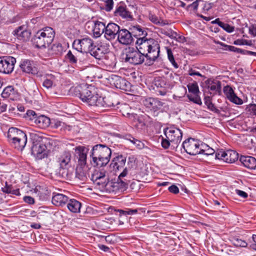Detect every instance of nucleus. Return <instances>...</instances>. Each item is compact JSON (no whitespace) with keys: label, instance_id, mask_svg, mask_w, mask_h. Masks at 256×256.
Segmentation results:
<instances>
[{"label":"nucleus","instance_id":"1","mask_svg":"<svg viewBox=\"0 0 256 256\" xmlns=\"http://www.w3.org/2000/svg\"><path fill=\"white\" fill-rule=\"evenodd\" d=\"M136 45V48H128L126 50V62L134 65L140 64L146 58V64L151 65L158 57L160 47L155 40L140 38L137 39Z\"/></svg>","mask_w":256,"mask_h":256},{"label":"nucleus","instance_id":"2","mask_svg":"<svg viewBox=\"0 0 256 256\" xmlns=\"http://www.w3.org/2000/svg\"><path fill=\"white\" fill-rule=\"evenodd\" d=\"M111 154L112 152L108 147L104 144H96L91 152V164L94 167L104 166L110 162Z\"/></svg>","mask_w":256,"mask_h":256},{"label":"nucleus","instance_id":"3","mask_svg":"<svg viewBox=\"0 0 256 256\" xmlns=\"http://www.w3.org/2000/svg\"><path fill=\"white\" fill-rule=\"evenodd\" d=\"M94 90L92 86H84V88L78 86L71 88V91L73 92L76 96H78L83 102L90 106H98L100 96Z\"/></svg>","mask_w":256,"mask_h":256},{"label":"nucleus","instance_id":"4","mask_svg":"<svg viewBox=\"0 0 256 256\" xmlns=\"http://www.w3.org/2000/svg\"><path fill=\"white\" fill-rule=\"evenodd\" d=\"M54 36V31L52 28L46 27L36 33L33 42L37 48H46L52 42Z\"/></svg>","mask_w":256,"mask_h":256},{"label":"nucleus","instance_id":"5","mask_svg":"<svg viewBox=\"0 0 256 256\" xmlns=\"http://www.w3.org/2000/svg\"><path fill=\"white\" fill-rule=\"evenodd\" d=\"M164 134L166 137L172 143V148H177L182 140V131L176 128L170 127L165 130Z\"/></svg>","mask_w":256,"mask_h":256},{"label":"nucleus","instance_id":"6","mask_svg":"<svg viewBox=\"0 0 256 256\" xmlns=\"http://www.w3.org/2000/svg\"><path fill=\"white\" fill-rule=\"evenodd\" d=\"M74 46H76V49L82 52H88L96 49L94 41L90 38H84L80 40H75Z\"/></svg>","mask_w":256,"mask_h":256},{"label":"nucleus","instance_id":"7","mask_svg":"<svg viewBox=\"0 0 256 256\" xmlns=\"http://www.w3.org/2000/svg\"><path fill=\"white\" fill-rule=\"evenodd\" d=\"M16 59L12 56L0 57V72L11 74L14 68Z\"/></svg>","mask_w":256,"mask_h":256},{"label":"nucleus","instance_id":"8","mask_svg":"<svg viewBox=\"0 0 256 256\" xmlns=\"http://www.w3.org/2000/svg\"><path fill=\"white\" fill-rule=\"evenodd\" d=\"M216 158L228 163H232L238 160V154L232 150H220L216 153Z\"/></svg>","mask_w":256,"mask_h":256},{"label":"nucleus","instance_id":"9","mask_svg":"<svg viewBox=\"0 0 256 256\" xmlns=\"http://www.w3.org/2000/svg\"><path fill=\"white\" fill-rule=\"evenodd\" d=\"M71 159V154L69 152H65L58 158L60 165L59 172L64 177L68 176V168L70 166Z\"/></svg>","mask_w":256,"mask_h":256},{"label":"nucleus","instance_id":"10","mask_svg":"<svg viewBox=\"0 0 256 256\" xmlns=\"http://www.w3.org/2000/svg\"><path fill=\"white\" fill-rule=\"evenodd\" d=\"M182 147L185 152L190 155H196L200 152L199 142L192 138H188L184 142Z\"/></svg>","mask_w":256,"mask_h":256},{"label":"nucleus","instance_id":"11","mask_svg":"<svg viewBox=\"0 0 256 256\" xmlns=\"http://www.w3.org/2000/svg\"><path fill=\"white\" fill-rule=\"evenodd\" d=\"M37 77L43 78L42 86L47 88H52L56 84L57 80V76L52 74H43L42 72H38L36 73Z\"/></svg>","mask_w":256,"mask_h":256},{"label":"nucleus","instance_id":"12","mask_svg":"<svg viewBox=\"0 0 256 256\" xmlns=\"http://www.w3.org/2000/svg\"><path fill=\"white\" fill-rule=\"evenodd\" d=\"M128 186L125 185L124 182H120L118 179L113 181H109L105 192L108 193H116L126 190Z\"/></svg>","mask_w":256,"mask_h":256},{"label":"nucleus","instance_id":"13","mask_svg":"<svg viewBox=\"0 0 256 256\" xmlns=\"http://www.w3.org/2000/svg\"><path fill=\"white\" fill-rule=\"evenodd\" d=\"M118 104V102L116 100L114 96H108L104 97L100 96L98 107L107 109L115 108Z\"/></svg>","mask_w":256,"mask_h":256},{"label":"nucleus","instance_id":"14","mask_svg":"<svg viewBox=\"0 0 256 256\" xmlns=\"http://www.w3.org/2000/svg\"><path fill=\"white\" fill-rule=\"evenodd\" d=\"M120 27L115 23L110 22L106 26L104 38L108 40H114L118 36Z\"/></svg>","mask_w":256,"mask_h":256},{"label":"nucleus","instance_id":"15","mask_svg":"<svg viewBox=\"0 0 256 256\" xmlns=\"http://www.w3.org/2000/svg\"><path fill=\"white\" fill-rule=\"evenodd\" d=\"M31 150L32 154L40 159L47 156L49 151L44 142L37 145H32Z\"/></svg>","mask_w":256,"mask_h":256},{"label":"nucleus","instance_id":"16","mask_svg":"<svg viewBox=\"0 0 256 256\" xmlns=\"http://www.w3.org/2000/svg\"><path fill=\"white\" fill-rule=\"evenodd\" d=\"M142 103L146 108L154 112L159 110L164 104L158 98H145L142 100Z\"/></svg>","mask_w":256,"mask_h":256},{"label":"nucleus","instance_id":"17","mask_svg":"<svg viewBox=\"0 0 256 256\" xmlns=\"http://www.w3.org/2000/svg\"><path fill=\"white\" fill-rule=\"evenodd\" d=\"M117 40L118 42L122 44L128 45L133 41L131 33L126 29H122L119 31Z\"/></svg>","mask_w":256,"mask_h":256},{"label":"nucleus","instance_id":"18","mask_svg":"<svg viewBox=\"0 0 256 256\" xmlns=\"http://www.w3.org/2000/svg\"><path fill=\"white\" fill-rule=\"evenodd\" d=\"M154 84L156 86L154 89L160 95L164 96L166 94L168 85L164 78H156L154 80Z\"/></svg>","mask_w":256,"mask_h":256},{"label":"nucleus","instance_id":"19","mask_svg":"<svg viewBox=\"0 0 256 256\" xmlns=\"http://www.w3.org/2000/svg\"><path fill=\"white\" fill-rule=\"evenodd\" d=\"M224 92L228 99L231 102L236 104H242L243 103L242 100L234 94L232 87L230 86H225L224 88Z\"/></svg>","mask_w":256,"mask_h":256},{"label":"nucleus","instance_id":"20","mask_svg":"<svg viewBox=\"0 0 256 256\" xmlns=\"http://www.w3.org/2000/svg\"><path fill=\"white\" fill-rule=\"evenodd\" d=\"M188 88L189 92L194 94L193 96L190 95L188 96L190 100L196 104H199L200 102H201L200 98L198 96L200 91L198 84L196 82L189 84L188 85Z\"/></svg>","mask_w":256,"mask_h":256},{"label":"nucleus","instance_id":"21","mask_svg":"<svg viewBox=\"0 0 256 256\" xmlns=\"http://www.w3.org/2000/svg\"><path fill=\"white\" fill-rule=\"evenodd\" d=\"M14 32L18 39L23 41L28 40L31 34L30 32L27 30L25 26H19L14 31Z\"/></svg>","mask_w":256,"mask_h":256},{"label":"nucleus","instance_id":"22","mask_svg":"<svg viewBox=\"0 0 256 256\" xmlns=\"http://www.w3.org/2000/svg\"><path fill=\"white\" fill-rule=\"evenodd\" d=\"M75 152L78 156V166H86V149L84 146H79L76 148Z\"/></svg>","mask_w":256,"mask_h":256},{"label":"nucleus","instance_id":"23","mask_svg":"<svg viewBox=\"0 0 256 256\" xmlns=\"http://www.w3.org/2000/svg\"><path fill=\"white\" fill-rule=\"evenodd\" d=\"M68 198L61 194H54L52 198V203L56 206H63L68 202Z\"/></svg>","mask_w":256,"mask_h":256},{"label":"nucleus","instance_id":"24","mask_svg":"<svg viewBox=\"0 0 256 256\" xmlns=\"http://www.w3.org/2000/svg\"><path fill=\"white\" fill-rule=\"evenodd\" d=\"M240 160L243 165L248 168L253 170L256 168V159L254 157L242 156Z\"/></svg>","mask_w":256,"mask_h":256},{"label":"nucleus","instance_id":"25","mask_svg":"<svg viewBox=\"0 0 256 256\" xmlns=\"http://www.w3.org/2000/svg\"><path fill=\"white\" fill-rule=\"evenodd\" d=\"M20 66L23 72L27 73L36 74L37 72L34 66V62L28 60L22 61Z\"/></svg>","mask_w":256,"mask_h":256},{"label":"nucleus","instance_id":"26","mask_svg":"<svg viewBox=\"0 0 256 256\" xmlns=\"http://www.w3.org/2000/svg\"><path fill=\"white\" fill-rule=\"evenodd\" d=\"M116 16H120L123 18L128 20L132 19V16L131 12H129L126 6L120 5L119 6L114 12Z\"/></svg>","mask_w":256,"mask_h":256},{"label":"nucleus","instance_id":"27","mask_svg":"<svg viewBox=\"0 0 256 256\" xmlns=\"http://www.w3.org/2000/svg\"><path fill=\"white\" fill-rule=\"evenodd\" d=\"M27 142V136L26 134L10 142L12 146L18 150H22Z\"/></svg>","mask_w":256,"mask_h":256},{"label":"nucleus","instance_id":"28","mask_svg":"<svg viewBox=\"0 0 256 256\" xmlns=\"http://www.w3.org/2000/svg\"><path fill=\"white\" fill-rule=\"evenodd\" d=\"M88 166H78L76 168V177L82 181H86L89 176Z\"/></svg>","mask_w":256,"mask_h":256},{"label":"nucleus","instance_id":"29","mask_svg":"<svg viewBox=\"0 0 256 256\" xmlns=\"http://www.w3.org/2000/svg\"><path fill=\"white\" fill-rule=\"evenodd\" d=\"M34 123L40 128H46L50 126V120L48 117L44 115H40L38 116L37 118H35Z\"/></svg>","mask_w":256,"mask_h":256},{"label":"nucleus","instance_id":"30","mask_svg":"<svg viewBox=\"0 0 256 256\" xmlns=\"http://www.w3.org/2000/svg\"><path fill=\"white\" fill-rule=\"evenodd\" d=\"M66 204L67 208L72 212L78 213L80 212L82 204L79 201L74 198L68 199Z\"/></svg>","mask_w":256,"mask_h":256},{"label":"nucleus","instance_id":"31","mask_svg":"<svg viewBox=\"0 0 256 256\" xmlns=\"http://www.w3.org/2000/svg\"><path fill=\"white\" fill-rule=\"evenodd\" d=\"M106 28V26L104 22L95 21L93 28L94 35L96 38L100 37L102 34L105 32Z\"/></svg>","mask_w":256,"mask_h":256},{"label":"nucleus","instance_id":"32","mask_svg":"<svg viewBox=\"0 0 256 256\" xmlns=\"http://www.w3.org/2000/svg\"><path fill=\"white\" fill-rule=\"evenodd\" d=\"M24 134V132L16 128L12 127L9 128L8 132V141L10 142L18 138L23 136Z\"/></svg>","mask_w":256,"mask_h":256},{"label":"nucleus","instance_id":"33","mask_svg":"<svg viewBox=\"0 0 256 256\" xmlns=\"http://www.w3.org/2000/svg\"><path fill=\"white\" fill-rule=\"evenodd\" d=\"M95 188L100 190L101 192H104L109 182L108 176L100 178L96 180H93Z\"/></svg>","mask_w":256,"mask_h":256},{"label":"nucleus","instance_id":"34","mask_svg":"<svg viewBox=\"0 0 256 256\" xmlns=\"http://www.w3.org/2000/svg\"><path fill=\"white\" fill-rule=\"evenodd\" d=\"M126 162V158L122 155L118 156L114 158L112 160L114 168L118 170L122 169L125 165Z\"/></svg>","mask_w":256,"mask_h":256},{"label":"nucleus","instance_id":"35","mask_svg":"<svg viewBox=\"0 0 256 256\" xmlns=\"http://www.w3.org/2000/svg\"><path fill=\"white\" fill-rule=\"evenodd\" d=\"M114 81V84L116 88L124 89V86L126 85V80L124 78L117 76H114L112 78Z\"/></svg>","mask_w":256,"mask_h":256},{"label":"nucleus","instance_id":"36","mask_svg":"<svg viewBox=\"0 0 256 256\" xmlns=\"http://www.w3.org/2000/svg\"><path fill=\"white\" fill-rule=\"evenodd\" d=\"M128 170L126 168H125L120 174L117 179L120 182H124L125 185L128 187L130 183V180L128 179Z\"/></svg>","mask_w":256,"mask_h":256},{"label":"nucleus","instance_id":"37","mask_svg":"<svg viewBox=\"0 0 256 256\" xmlns=\"http://www.w3.org/2000/svg\"><path fill=\"white\" fill-rule=\"evenodd\" d=\"M78 54V52L73 53L70 50H69L66 55V58L68 62L72 64H74L75 66H77V62L79 59L78 56L77 54Z\"/></svg>","mask_w":256,"mask_h":256},{"label":"nucleus","instance_id":"38","mask_svg":"<svg viewBox=\"0 0 256 256\" xmlns=\"http://www.w3.org/2000/svg\"><path fill=\"white\" fill-rule=\"evenodd\" d=\"M106 172L104 169L96 170L94 174L92 175L91 180L92 181L96 180L98 179L108 176L106 175Z\"/></svg>","mask_w":256,"mask_h":256},{"label":"nucleus","instance_id":"39","mask_svg":"<svg viewBox=\"0 0 256 256\" xmlns=\"http://www.w3.org/2000/svg\"><path fill=\"white\" fill-rule=\"evenodd\" d=\"M63 51L64 48L60 43L54 44L51 48V52L52 54L60 55Z\"/></svg>","mask_w":256,"mask_h":256},{"label":"nucleus","instance_id":"40","mask_svg":"<svg viewBox=\"0 0 256 256\" xmlns=\"http://www.w3.org/2000/svg\"><path fill=\"white\" fill-rule=\"evenodd\" d=\"M30 136L32 145H37L43 142L42 137L36 132H30Z\"/></svg>","mask_w":256,"mask_h":256},{"label":"nucleus","instance_id":"41","mask_svg":"<svg viewBox=\"0 0 256 256\" xmlns=\"http://www.w3.org/2000/svg\"><path fill=\"white\" fill-rule=\"evenodd\" d=\"M14 94V88L12 86H8L6 87L2 93V97L8 98Z\"/></svg>","mask_w":256,"mask_h":256},{"label":"nucleus","instance_id":"42","mask_svg":"<svg viewBox=\"0 0 256 256\" xmlns=\"http://www.w3.org/2000/svg\"><path fill=\"white\" fill-rule=\"evenodd\" d=\"M160 32L162 34H164L166 35V36H168L169 38H176V32L173 31L170 28H161Z\"/></svg>","mask_w":256,"mask_h":256},{"label":"nucleus","instance_id":"43","mask_svg":"<svg viewBox=\"0 0 256 256\" xmlns=\"http://www.w3.org/2000/svg\"><path fill=\"white\" fill-rule=\"evenodd\" d=\"M202 146L203 147V148L206 147V149H204V148H200V154H204L208 156V155L213 154L214 153V149L210 148L207 144H202Z\"/></svg>","mask_w":256,"mask_h":256},{"label":"nucleus","instance_id":"44","mask_svg":"<svg viewBox=\"0 0 256 256\" xmlns=\"http://www.w3.org/2000/svg\"><path fill=\"white\" fill-rule=\"evenodd\" d=\"M232 242L234 245L237 247L240 246L245 248L248 245V244L246 241L236 238H234L232 240Z\"/></svg>","mask_w":256,"mask_h":256},{"label":"nucleus","instance_id":"45","mask_svg":"<svg viewBox=\"0 0 256 256\" xmlns=\"http://www.w3.org/2000/svg\"><path fill=\"white\" fill-rule=\"evenodd\" d=\"M168 58L172 65L176 68H178V66L176 62L173 54L170 48H167Z\"/></svg>","mask_w":256,"mask_h":256},{"label":"nucleus","instance_id":"46","mask_svg":"<svg viewBox=\"0 0 256 256\" xmlns=\"http://www.w3.org/2000/svg\"><path fill=\"white\" fill-rule=\"evenodd\" d=\"M149 18L150 20L153 23L156 24H159L160 26H164L168 24V22H164L162 20H160L158 17L155 15L151 14L150 15Z\"/></svg>","mask_w":256,"mask_h":256},{"label":"nucleus","instance_id":"47","mask_svg":"<svg viewBox=\"0 0 256 256\" xmlns=\"http://www.w3.org/2000/svg\"><path fill=\"white\" fill-rule=\"evenodd\" d=\"M204 103L207 106L208 108L212 111L215 112L217 110L214 104L212 103L211 98L209 96L206 97L204 98Z\"/></svg>","mask_w":256,"mask_h":256},{"label":"nucleus","instance_id":"48","mask_svg":"<svg viewBox=\"0 0 256 256\" xmlns=\"http://www.w3.org/2000/svg\"><path fill=\"white\" fill-rule=\"evenodd\" d=\"M210 90L214 92L215 93L218 92H220L221 89V85L220 82H213L210 84L209 86Z\"/></svg>","mask_w":256,"mask_h":256},{"label":"nucleus","instance_id":"49","mask_svg":"<svg viewBox=\"0 0 256 256\" xmlns=\"http://www.w3.org/2000/svg\"><path fill=\"white\" fill-rule=\"evenodd\" d=\"M37 116V114L34 111L32 110H28L26 113L25 118L34 122L35 118H36Z\"/></svg>","mask_w":256,"mask_h":256},{"label":"nucleus","instance_id":"50","mask_svg":"<svg viewBox=\"0 0 256 256\" xmlns=\"http://www.w3.org/2000/svg\"><path fill=\"white\" fill-rule=\"evenodd\" d=\"M246 110L256 117V104H250L246 106Z\"/></svg>","mask_w":256,"mask_h":256},{"label":"nucleus","instance_id":"51","mask_svg":"<svg viewBox=\"0 0 256 256\" xmlns=\"http://www.w3.org/2000/svg\"><path fill=\"white\" fill-rule=\"evenodd\" d=\"M234 44L236 45H248L252 46V42L251 40H248L244 39H238L234 42Z\"/></svg>","mask_w":256,"mask_h":256},{"label":"nucleus","instance_id":"52","mask_svg":"<svg viewBox=\"0 0 256 256\" xmlns=\"http://www.w3.org/2000/svg\"><path fill=\"white\" fill-rule=\"evenodd\" d=\"M220 27L228 32H232L234 30V27L230 24L223 22L220 23Z\"/></svg>","mask_w":256,"mask_h":256},{"label":"nucleus","instance_id":"53","mask_svg":"<svg viewBox=\"0 0 256 256\" xmlns=\"http://www.w3.org/2000/svg\"><path fill=\"white\" fill-rule=\"evenodd\" d=\"M162 146L164 148L166 149L170 146L172 148V143L166 137L164 138H162Z\"/></svg>","mask_w":256,"mask_h":256},{"label":"nucleus","instance_id":"54","mask_svg":"<svg viewBox=\"0 0 256 256\" xmlns=\"http://www.w3.org/2000/svg\"><path fill=\"white\" fill-rule=\"evenodd\" d=\"M105 3V10L107 12L110 11L112 8L114 6V2L113 0H104Z\"/></svg>","mask_w":256,"mask_h":256},{"label":"nucleus","instance_id":"55","mask_svg":"<svg viewBox=\"0 0 256 256\" xmlns=\"http://www.w3.org/2000/svg\"><path fill=\"white\" fill-rule=\"evenodd\" d=\"M2 190L3 192L7 194H18V190H12V188L8 186H5L2 188Z\"/></svg>","mask_w":256,"mask_h":256},{"label":"nucleus","instance_id":"56","mask_svg":"<svg viewBox=\"0 0 256 256\" xmlns=\"http://www.w3.org/2000/svg\"><path fill=\"white\" fill-rule=\"evenodd\" d=\"M134 145L137 148L140 150L143 149L145 146L144 143L138 140H135Z\"/></svg>","mask_w":256,"mask_h":256},{"label":"nucleus","instance_id":"57","mask_svg":"<svg viewBox=\"0 0 256 256\" xmlns=\"http://www.w3.org/2000/svg\"><path fill=\"white\" fill-rule=\"evenodd\" d=\"M168 189L170 192L174 194H176L179 192V189L178 187L174 184L170 186Z\"/></svg>","mask_w":256,"mask_h":256},{"label":"nucleus","instance_id":"58","mask_svg":"<svg viewBox=\"0 0 256 256\" xmlns=\"http://www.w3.org/2000/svg\"><path fill=\"white\" fill-rule=\"evenodd\" d=\"M188 74L190 76H197L201 77H203L204 76L200 74L199 72L196 71L195 70L190 69L188 72Z\"/></svg>","mask_w":256,"mask_h":256},{"label":"nucleus","instance_id":"59","mask_svg":"<svg viewBox=\"0 0 256 256\" xmlns=\"http://www.w3.org/2000/svg\"><path fill=\"white\" fill-rule=\"evenodd\" d=\"M138 212V210H131L130 208H126L124 210V215H133Z\"/></svg>","mask_w":256,"mask_h":256},{"label":"nucleus","instance_id":"60","mask_svg":"<svg viewBox=\"0 0 256 256\" xmlns=\"http://www.w3.org/2000/svg\"><path fill=\"white\" fill-rule=\"evenodd\" d=\"M172 38L176 40L177 42L180 43H184L186 42L185 38L182 36L178 34L177 33L176 38Z\"/></svg>","mask_w":256,"mask_h":256},{"label":"nucleus","instance_id":"61","mask_svg":"<svg viewBox=\"0 0 256 256\" xmlns=\"http://www.w3.org/2000/svg\"><path fill=\"white\" fill-rule=\"evenodd\" d=\"M136 30L138 32V35L143 36L142 38L146 39L145 36L147 34L146 32L139 26L136 28Z\"/></svg>","mask_w":256,"mask_h":256},{"label":"nucleus","instance_id":"62","mask_svg":"<svg viewBox=\"0 0 256 256\" xmlns=\"http://www.w3.org/2000/svg\"><path fill=\"white\" fill-rule=\"evenodd\" d=\"M24 200L29 204H33L34 202V198L30 196H24Z\"/></svg>","mask_w":256,"mask_h":256},{"label":"nucleus","instance_id":"63","mask_svg":"<svg viewBox=\"0 0 256 256\" xmlns=\"http://www.w3.org/2000/svg\"><path fill=\"white\" fill-rule=\"evenodd\" d=\"M236 192L237 194L243 198H246L248 196V194L242 190H236Z\"/></svg>","mask_w":256,"mask_h":256},{"label":"nucleus","instance_id":"64","mask_svg":"<svg viewBox=\"0 0 256 256\" xmlns=\"http://www.w3.org/2000/svg\"><path fill=\"white\" fill-rule=\"evenodd\" d=\"M250 32L254 36H256V26H252L249 28Z\"/></svg>","mask_w":256,"mask_h":256}]
</instances>
